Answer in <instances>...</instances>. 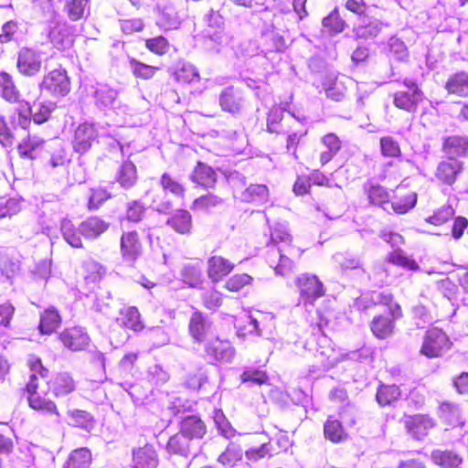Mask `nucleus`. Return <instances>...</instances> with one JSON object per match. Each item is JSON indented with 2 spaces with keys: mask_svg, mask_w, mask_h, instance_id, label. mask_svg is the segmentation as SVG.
Returning <instances> with one entry per match:
<instances>
[{
  "mask_svg": "<svg viewBox=\"0 0 468 468\" xmlns=\"http://www.w3.org/2000/svg\"><path fill=\"white\" fill-rule=\"evenodd\" d=\"M401 393L396 385H381L377 392L376 399L381 407L392 404L398 400Z\"/></svg>",
  "mask_w": 468,
  "mask_h": 468,
  "instance_id": "46",
  "label": "nucleus"
},
{
  "mask_svg": "<svg viewBox=\"0 0 468 468\" xmlns=\"http://www.w3.org/2000/svg\"><path fill=\"white\" fill-rule=\"evenodd\" d=\"M207 356L218 362H231L235 356V348L227 340L218 337L210 340L205 348Z\"/></svg>",
  "mask_w": 468,
  "mask_h": 468,
  "instance_id": "10",
  "label": "nucleus"
},
{
  "mask_svg": "<svg viewBox=\"0 0 468 468\" xmlns=\"http://www.w3.org/2000/svg\"><path fill=\"white\" fill-rule=\"evenodd\" d=\"M431 462L443 468H457L463 463V458L450 450L435 449L431 452Z\"/></svg>",
  "mask_w": 468,
  "mask_h": 468,
  "instance_id": "27",
  "label": "nucleus"
},
{
  "mask_svg": "<svg viewBox=\"0 0 468 468\" xmlns=\"http://www.w3.org/2000/svg\"><path fill=\"white\" fill-rule=\"evenodd\" d=\"M27 401L29 407L38 411L39 413L48 416L55 417L56 422L60 421V414L57 408V405L50 399L41 396L39 393L36 395L27 396Z\"/></svg>",
  "mask_w": 468,
  "mask_h": 468,
  "instance_id": "17",
  "label": "nucleus"
},
{
  "mask_svg": "<svg viewBox=\"0 0 468 468\" xmlns=\"http://www.w3.org/2000/svg\"><path fill=\"white\" fill-rule=\"evenodd\" d=\"M160 185L165 192L171 193L177 198H182L185 196L184 186L167 173L161 176Z\"/></svg>",
  "mask_w": 468,
  "mask_h": 468,
  "instance_id": "56",
  "label": "nucleus"
},
{
  "mask_svg": "<svg viewBox=\"0 0 468 468\" xmlns=\"http://www.w3.org/2000/svg\"><path fill=\"white\" fill-rule=\"evenodd\" d=\"M292 241V236L288 232V226L286 223H276L273 227L271 228V239L267 244L269 247V250H271L273 247L279 248L278 243H283L285 245H290Z\"/></svg>",
  "mask_w": 468,
  "mask_h": 468,
  "instance_id": "44",
  "label": "nucleus"
},
{
  "mask_svg": "<svg viewBox=\"0 0 468 468\" xmlns=\"http://www.w3.org/2000/svg\"><path fill=\"white\" fill-rule=\"evenodd\" d=\"M234 268V264L221 256H211L207 260V276L217 282L227 276Z\"/></svg>",
  "mask_w": 468,
  "mask_h": 468,
  "instance_id": "19",
  "label": "nucleus"
},
{
  "mask_svg": "<svg viewBox=\"0 0 468 468\" xmlns=\"http://www.w3.org/2000/svg\"><path fill=\"white\" fill-rule=\"evenodd\" d=\"M423 97V92L420 90H415V92L399 90L394 94L393 103L399 109L415 112Z\"/></svg>",
  "mask_w": 468,
  "mask_h": 468,
  "instance_id": "16",
  "label": "nucleus"
},
{
  "mask_svg": "<svg viewBox=\"0 0 468 468\" xmlns=\"http://www.w3.org/2000/svg\"><path fill=\"white\" fill-rule=\"evenodd\" d=\"M367 197L370 203L382 207L385 210L388 211V208L386 206L389 205V195L383 186H370L367 190Z\"/></svg>",
  "mask_w": 468,
  "mask_h": 468,
  "instance_id": "55",
  "label": "nucleus"
},
{
  "mask_svg": "<svg viewBox=\"0 0 468 468\" xmlns=\"http://www.w3.org/2000/svg\"><path fill=\"white\" fill-rule=\"evenodd\" d=\"M321 143L326 148L320 154V162L323 165L329 163L341 149V141L335 133H330L322 137Z\"/></svg>",
  "mask_w": 468,
  "mask_h": 468,
  "instance_id": "32",
  "label": "nucleus"
},
{
  "mask_svg": "<svg viewBox=\"0 0 468 468\" xmlns=\"http://www.w3.org/2000/svg\"><path fill=\"white\" fill-rule=\"evenodd\" d=\"M268 262L271 267H273L276 273L282 276L286 275L292 269V261L283 253L282 248H275L268 250Z\"/></svg>",
  "mask_w": 468,
  "mask_h": 468,
  "instance_id": "23",
  "label": "nucleus"
},
{
  "mask_svg": "<svg viewBox=\"0 0 468 468\" xmlns=\"http://www.w3.org/2000/svg\"><path fill=\"white\" fill-rule=\"evenodd\" d=\"M91 461V454L86 448L74 450L67 463L66 468H88Z\"/></svg>",
  "mask_w": 468,
  "mask_h": 468,
  "instance_id": "48",
  "label": "nucleus"
},
{
  "mask_svg": "<svg viewBox=\"0 0 468 468\" xmlns=\"http://www.w3.org/2000/svg\"><path fill=\"white\" fill-rule=\"evenodd\" d=\"M219 105L225 112L238 113L242 107V98L233 87H228L219 95Z\"/></svg>",
  "mask_w": 468,
  "mask_h": 468,
  "instance_id": "26",
  "label": "nucleus"
},
{
  "mask_svg": "<svg viewBox=\"0 0 468 468\" xmlns=\"http://www.w3.org/2000/svg\"><path fill=\"white\" fill-rule=\"evenodd\" d=\"M404 424L408 432L415 440L423 439L434 427L433 420L425 415L409 416L405 419Z\"/></svg>",
  "mask_w": 468,
  "mask_h": 468,
  "instance_id": "13",
  "label": "nucleus"
},
{
  "mask_svg": "<svg viewBox=\"0 0 468 468\" xmlns=\"http://www.w3.org/2000/svg\"><path fill=\"white\" fill-rule=\"evenodd\" d=\"M137 178L136 166L129 160L124 161L117 170L116 181L124 189L133 187L136 184Z\"/></svg>",
  "mask_w": 468,
  "mask_h": 468,
  "instance_id": "30",
  "label": "nucleus"
},
{
  "mask_svg": "<svg viewBox=\"0 0 468 468\" xmlns=\"http://www.w3.org/2000/svg\"><path fill=\"white\" fill-rule=\"evenodd\" d=\"M190 179L198 186L210 188L214 187L218 175L211 166L203 162H198L190 175Z\"/></svg>",
  "mask_w": 468,
  "mask_h": 468,
  "instance_id": "20",
  "label": "nucleus"
},
{
  "mask_svg": "<svg viewBox=\"0 0 468 468\" xmlns=\"http://www.w3.org/2000/svg\"><path fill=\"white\" fill-rule=\"evenodd\" d=\"M181 277L190 287H197L202 282V271L198 265L186 264L181 270Z\"/></svg>",
  "mask_w": 468,
  "mask_h": 468,
  "instance_id": "52",
  "label": "nucleus"
},
{
  "mask_svg": "<svg viewBox=\"0 0 468 468\" xmlns=\"http://www.w3.org/2000/svg\"><path fill=\"white\" fill-rule=\"evenodd\" d=\"M50 390L55 397H64L76 388V384L72 377L66 372L57 374L50 382Z\"/></svg>",
  "mask_w": 468,
  "mask_h": 468,
  "instance_id": "24",
  "label": "nucleus"
},
{
  "mask_svg": "<svg viewBox=\"0 0 468 468\" xmlns=\"http://www.w3.org/2000/svg\"><path fill=\"white\" fill-rule=\"evenodd\" d=\"M373 300L380 304L387 305L392 320L399 319L402 316V311L397 303L393 302V296L390 293L378 292L373 297Z\"/></svg>",
  "mask_w": 468,
  "mask_h": 468,
  "instance_id": "62",
  "label": "nucleus"
},
{
  "mask_svg": "<svg viewBox=\"0 0 468 468\" xmlns=\"http://www.w3.org/2000/svg\"><path fill=\"white\" fill-rule=\"evenodd\" d=\"M110 136V133L103 132V127L95 123H80L74 131L71 141L74 151L80 154L87 153L99 136Z\"/></svg>",
  "mask_w": 468,
  "mask_h": 468,
  "instance_id": "2",
  "label": "nucleus"
},
{
  "mask_svg": "<svg viewBox=\"0 0 468 468\" xmlns=\"http://www.w3.org/2000/svg\"><path fill=\"white\" fill-rule=\"evenodd\" d=\"M69 418V423L90 431L93 427V420L90 413L80 410H73L68 412Z\"/></svg>",
  "mask_w": 468,
  "mask_h": 468,
  "instance_id": "53",
  "label": "nucleus"
},
{
  "mask_svg": "<svg viewBox=\"0 0 468 468\" xmlns=\"http://www.w3.org/2000/svg\"><path fill=\"white\" fill-rule=\"evenodd\" d=\"M242 458V449L236 443H229L218 458V462L226 467L234 466Z\"/></svg>",
  "mask_w": 468,
  "mask_h": 468,
  "instance_id": "50",
  "label": "nucleus"
},
{
  "mask_svg": "<svg viewBox=\"0 0 468 468\" xmlns=\"http://www.w3.org/2000/svg\"><path fill=\"white\" fill-rule=\"evenodd\" d=\"M60 231L63 236V239L70 246L74 248L82 247V241L80 236V232L79 231V228L76 229L74 224L69 219L63 218L61 220Z\"/></svg>",
  "mask_w": 468,
  "mask_h": 468,
  "instance_id": "45",
  "label": "nucleus"
},
{
  "mask_svg": "<svg viewBox=\"0 0 468 468\" xmlns=\"http://www.w3.org/2000/svg\"><path fill=\"white\" fill-rule=\"evenodd\" d=\"M296 285L300 292L299 303L305 307L313 305L316 299L324 295L323 284L315 275H300L296 280Z\"/></svg>",
  "mask_w": 468,
  "mask_h": 468,
  "instance_id": "5",
  "label": "nucleus"
},
{
  "mask_svg": "<svg viewBox=\"0 0 468 468\" xmlns=\"http://www.w3.org/2000/svg\"><path fill=\"white\" fill-rule=\"evenodd\" d=\"M227 37L220 30L213 33L207 31L204 36V47L206 50L212 54H218L226 44Z\"/></svg>",
  "mask_w": 468,
  "mask_h": 468,
  "instance_id": "47",
  "label": "nucleus"
},
{
  "mask_svg": "<svg viewBox=\"0 0 468 468\" xmlns=\"http://www.w3.org/2000/svg\"><path fill=\"white\" fill-rule=\"evenodd\" d=\"M43 144L44 140L42 138L37 135H28L18 144V153L22 157L34 159Z\"/></svg>",
  "mask_w": 468,
  "mask_h": 468,
  "instance_id": "37",
  "label": "nucleus"
},
{
  "mask_svg": "<svg viewBox=\"0 0 468 468\" xmlns=\"http://www.w3.org/2000/svg\"><path fill=\"white\" fill-rule=\"evenodd\" d=\"M443 150L450 157L463 156L468 151V138L460 135L449 136L443 142Z\"/></svg>",
  "mask_w": 468,
  "mask_h": 468,
  "instance_id": "31",
  "label": "nucleus"
},
{
  "mask_svg": "<svg viewBox=\"0 0 468 468\" xmlns=\"http://www.w3.org/2000/svg\"><path fill=\"white\" fill-rule=\"evenodd\" d=\"M41 91L55 97H64L70 90V81L64 69H54L43 77L39 84Z\"/></svg>",
  "mask_w": 468,
  "mask_h": 468,
  "instance_id": "6",
  "label": "nucleus"
},
{
  "mask_svg": "<svg viewBox=\"0 0 468 468\" xmlns=\"http://www.w3.org/2000/svg\"><path fill=\"white\" fill-rule=\"evenodd\" d=\"M394 327V321L385 315L374 317L370 324L373 335L379 339L390 336L393 334Z\"/></svg>",
  "mask_w": 468,
  "mask_h": 468,
  "instance_id": "36",
  "label": "nucleus"
},
{
  "mask_svg": "<svg viewBox=\"0 0 468 468\" xmlns=\"http://www.w3.org/2000/svg\"><path fill=\"white\" fill-rule=\"evenodd\" d=\"M109 222L99 217H90L79 226V231L87 239L99 238L109 229Z\"/></svg>",
  "mask_w": 468,
  "mask_h": 468,
  "instance_id": "21",
  "label": "nucleus"
},
{
  "mask_svg": "<svg viewBox=\"0 0 468 468\" xmlns=\"http://www.w3.org/2000/svg\"><path fill=\"white\" fill-rule=\"evenodd\" d=\"M388 56L398 61H405L409 58V51L402 40L396 37L389 38L388 43Z\"/></svg>",
  "mask_w": 468,
  "mask_h": 468,
  "instance_id": "54",
  "label": "nucleus"
},
{
  "mask_svg": "<svg viewBox=\"0 0 468 468\" xmlns=\"http://www.w3.org/2000/svg\"><path fill=\"white\" fill-rule=\"evenodd\" d=\"M190 441L181 431L170 437L166 444L169 453L187 456L190 453Z\"/></svg>",
  "mask_w": 468,
  "mask_h": 468,
  "instance_id": "39",
  "label": "nucleus"
},
{
  "mask_svg": "<svg viewBox=\"0 0 468 468\" xmlns=\"http://www.w3.org/2000/svg\"><path fill=\"white\" fill-rule=\"evenodd\" d=\"M240 379L242 383H248L249 386H253L266 383L268 381V377L262 370L248 367L240 375Z\"/></svg>",
  "mask_w": 468,
  "mask_h": 468,
  "instance_id": "63",
  "label": "nucleus"
},
{
  "mask_svg": "<svg viewBox=\"0 0 468 468\" xmlns=\"http://www.w3.org/2000/svg\"><path fill=\"white\" fill-rule=\"evenodd\" d=\"M334 261L338 265L342 271H361L365 272L364 263L359 255L352 252H338L333 256Z\"/></svg>",
  "mask_w": 468,
  "mask_h": 468,
  "instance_id": "28",
  "label": "nucleus"
},
{
  "mask_svg": "<svg viewBox=\"0 0 468 468\" xmlns=\"http://www.w3.org/2000/svg\"><path fill=\"white\" fill-rule=\"evenodd\" d=\"M445 90L459 97L468 96V72L459 71L452 74L446 83Z\"/></svg>",
  "mask_w": 468,
  "mask_h": 468,
  "instance_id": "25",
  "label": "nucleus"
},
{
  "mask_svg": "<svg viewBox=\"0 0 468 468\" xmlns=\"http://www.w3.org/2000/svg\"><path fill=\"white\" fill-rule=\"evenodd\" d=\"M55 108L56 104L50 101H36L28 107V110L33 121L41 124L48 120Z\"/></svg>",
  "mask_w": 468,
  "mask_h": 468,
  "instance_id": "33",
  "label": "nucleus"
},
{
  "mask_svg": "<svg viewBox=\"0 0 468 468\" xmlns=\"http://www.w3.org/2000/svg\"><path fill=\"white\" fill-rule=\"evenodd\" d=\"M180 431L191 441L195 439H202L207 432V428L199 417L192 415L181 421Z\"/></svg>",
  "mask_w": 468,
  "mask_h": 468,
  "instance_id": "22",
  "label": "nucleus"
},
{
  "mask_svg": "<svg viewBox=\"0 0 468 468\" xmlns=\"http://www.w3.org/2000/svg\"><path fill=\"white\" fill-rule=\"evenodd\" d=\"M417 195L410 193L405 197L396 198L390 203L392 210L397 214H405L415 207Z\"/></svg>",
  "mask_w": 468,
  "mask_h": 468,
  "instance_id": "61",
  "label": "nucleus"
},
{
  "mask_svg": "<svg viewBox=\"0 0 468 468\" xmlns=\"http://www.w3.org/2000/svg\"><path fill=\"white\" fill-rule=\"evenodd\" d=\"M121 252L124 261L133 262L142 252V245L136 231L124 232L121 238Z\"/></svg>",
  "mask_w": 468,
  "mask_h": 468,
  "instance_id": "15",
  "label": "nucleus"
},
{
  "mask_svg": "<svg viewBox=\"0 0 468 468\" xmlns=\"http://www.w3.org/2000/svg\"><path fill=\"white\" fill-rule=\"evenodd\" d=\"M115 322L118 326L128 328L133 332H140L144 328L140 312L134 306L122 309Z\"/></svg>",
  "mask_w": 468,
  "mask_h": 468,
  "instance_id": "18",
  "label": "nucleus"
},
{
  "mask_svg": "<svg viewBox=\"0 0 468 468\" xmlns=\"http://www.w3.org/2000/svg\"><path fill=\"white\" fill-rule=\"evenodd\" d=\"M88 7V0H68L65 10L72 21H78L84 16Z\"/></svg>",
  "mask_w": 468,
  "mask_h": 468,
  "instance_id": "60",
  "label": "nucleus"
},
{
  "mask_svg": "<svg viewBox=\"0 0 468 468\" xmlns=\"http://www.w3.org/2000/svg\"><path fill=\"white\" fill-rule=\"evenodd\" d=\"M158 464V455L153 445L145 444L133 450V468H156Z\"/></svg>",
  "mask_w": 468,
  "mask_h": 468,
  "instance_id": "14",
  "label": "nucleus"
},
{
  "mask_svg": "<svg viewBox=\"0 0 468 468\" xmlns=\"http://www.w3.org/2000/svg\"><path fill=\"white\" fill-rule=\"evenodd\" d=\"M61 317L58 312L50 307L46 309L40 316L39 330L43 335H50L60 325Z\"/></svg>",
  "mask_w": 468,
  "mask_h": 468,
  "instance_id": "34",
  "label": "nucleus"
},
{
  "mask_svg": "<svg viewBox=\"0 0 468 468\" xmlns=\"http://www.w3.org/2000/svg\"><path fill=\"white\" fill-rule=\"evenodd\" d=\"M129 67L133 74L142 80L152 79L159 69L158 67L143 63L133 58H129Z\"/></svg>",
  "mask_w": 468,
  "mask_h": 468,
  "instance_id": "49",
  "label": "nucleus"
},
{
  "mask_svg": "<svg viewBox=\"0 0 468 468\" xmlns=\"http://www.w3.org/2000/svg\"><path fill=\"white\" fill-rule=\"evenodd\" d=\"M41 64L42 58L40 52L28 48L20 49L16 66L21 74L25 76H34L39 72Z\"/></svg>",
  "mask_w": 468,
  "mask_h": 468,
  "instance_id": "8",
  "label": "nucleus"
},
{
  "mask_svg": "<svg viewBox=\"0 0 468 468\" xmlns=\"http://www.w3.org/2000/svg\"><path fill=\"white\" fill-rule=\"evenodd\" d=\"M463 170V163L454 157L442 160L437 165L435 177L441 183L452 186Z\"/></svg>",
  "mask_w": 468,
  "mask_h": 468,
  "instance_id": "9",
  "label": "nucleus"
},
{
  "mask_svg": "<svg viewBox=\"0 0 468 468\" xmlns=\"http://www.w3.org/2000/svg\"><path fill=\"white\" fill-rule=\"evenodd\" d=\"M58 337L63 346L72 351L82 350L89 343L87 333L79 326L65 329Z\"/></svg>",
  "mask_w": 468,
  "mask_h": 468,
  "instance_id": "12",
  "label": "nucleus"
},
{
  "mask_svg": "<svg viewBox=\"0 0 468 468\" xmlns=\"http://www.w3.org/2000/svg\"><path fill=\"white\" fill-rule=\"evenodd\" d=\"M269 189L265 185H250L241 194V199L249 203L261 204L268 200Z\"/></svg>",
  "mask_w": 468,
  "mask_h": 468,
  "instance_id": "43",
  "label": "nucleus"
},
{
  "mask_svg": "<svg viewBox=\"0 0 468 468\" xmlns=\"http://www.w3.org/2000/svg\"><path fill=\"white\" fill-rule=\"evenodd\" d=\"M33 8L41 15L47 24L59 17L54 9L53 0H34Z\"/></svg>",
  "mask_w": 468,
  "mask_h": 468,
  "instance_id": "57",
  "label": "nucleus"
},
{
  "mask_svg": "<svg viewBox=\"0 0 468 468\" xmlns=\"http://www.w3.org/2000/svg\"><path fill=\"white\" fill-rule=\"evenodd\" d=\"M0 271L2 276L9 282L18 275L20 261L16 255L4 254L0 257Z\"/></svg>",
  "mask_w": 468,
  "mask_h": 468,
  "instance_id": "41",
  "label": "nucleus"
},
{
  "mask_svg": "<svg viewBox=\"0 0 468 468\" xmlns=\"http://www.w3.org/2000/svg\"><path fill=\"white\" fill-rule=\"evenodd\" d=\"M324 437L332 442L338 443L346 440L347 434L345 431L342 423L329 417L324 425Z\"/></svg>",
  "mask_w": 468,
  "mask_h": 468,
  "instance_id": "42",
  "label": "nucleus"
},
{
  "mask_svg": "<svg viewBox=\"0 0 468 468\" xmlns=\"http://www.w3.org/2000/svg\"><path fill=\"white\" fill-rule=\"evenodd\" d=\"M176 78L186 83L198 81L200 79L197 69L190 63H182L176 72Z\"/></svg>",
  "mask_w": 468,
  "mask_h": 468,
  "instance_id": "59",
  "label": "nucleus"
},
{
  "mask_svg": "<svg viewBox=\"0 0 468 468\" xmlns=\"http://www.w3.org/2000/svg\"><path fill=\"white\" fill-rule=\"evenodd\" d=\"M95 105L101 111H113L117 115L128 114L130 108L118 100V91L108 85L98 84L93 88Z\"/></svg>",
  "mask_w": 468,
  "mask_h": 468,
  "instance_id": "3",
  "label": "nucleus"
},
{
  "mask_svg": "<svg viewBox=\"0 0 468 468\" xmlns=\"http://www.w3.org/2000/svg\"><path fill=\"white\" fill-rule=\"evenodd\" d=\"M263 40L266 51L281 52L283 51L286 47L283 37L274 31L265 33L263 35Z\"/></svg>",
  "mask_w": 468,
  "mask_h": 468,
  "instance_id": "64",
  "label": "nucleus"
},
{
  "mask_svg": "<svg viewBox=\"0 0 468 468\" xmlns=\"http://www.w3.org/2000/svg\"><path fill=\"white\" fill-rule=\"evenodd\" d=\"M188 330L195 341L203 342L212 331V323L207 315L195 311L189 319Z\"/></svg>",
  "mask_w": 468,
  "mask_h": 468,
  "instance_id": "11",
  "label": "nucleus"
},
{
  "mask_svg": "<svg viewBox=\"0 0 468 468\" xmlns=\"http://www.w3.org/2000/svg\"><path fill=\"white\" fill-rule=\"evenodd\" d=\"M47 29L48 39L57 49L63 50L72 46L73 38L67 22L58 17L47 24Z\"/></svg>",
  "mask_w": 468,
  "mask_h": 468,
  "instance_id": "7",
  "label": "nucleus"
},
{
  "mask_svg": "<svg viewBox=\"0 0 468 468\" xmlns=\"http://www.w3.org/2000/svg\"><path fill=\"white\" fill-rule=\"evenodd\" d=\"M166 224L180 234H187L192 227V217L187 210H177L167 219Z\"/></svg>",
  "mask_w": 468,
  "mask_h": 468,
  "instance_id": "35",
  "label": "nucleus"
},
{
  "mask_svg": "<svg viewBox=\"0 0 468 468\" xmlns=\"http://www.w3.org/2000/svg\"><path fill=\"white\" fill-rule=\"evenodd\" d=\"M145 335L154 347L163 346L170 341L169 334L161 326L148 327Z\"/></svg>",
  "mask_w": 468,
  "mask_h": 468,
  "instance_id": "58",
  "label": "nucleus"
},
{
  "mask_svg": "<svg viewBox=\"0 0 468 468\" xmlns=\"http://www.w3.org/2000/svg\"><path fill=\"white\" fill-rule=\"evenodd\" d=\"M450 345L446 334L442 330L434 327L427 331L420 353L430 358L438 357L450 348Z\"/></svg>",
  "mask_w": 468,
  "mask_h": 468,
  "instance_id": "4",
  "label": "nucleus"
},
{
  "mask_svg": "<svg viewBox=\"0 0 468 468\" xmlns=\"http://www.w3.org/2000/svg\"><path fill=\"white\" fill-rule=\"evenodd\" d=\"M0 96L9 102H16L20 97L11 75L5 71L0 72Z\"/></svg>",
  "mask_w": 468,
  "mask_h": 468,
  "instance_id": "38",
  "label": "nucleus"
},
{
  "mask_svg": "<svg viewBox=\"0 0 468 468\" xmlns=\"http://www.w3.org/2000/svg\"><path fill=\"white\" fill-rule=\"evenodd\" d=\"M157 25L165 30H172L179 27L180 19L176 10L171 6H167L160 13Z\"/></svg>",
  "mask_w": 468,
  "mask_h": 468,
  "instance_id": "51",
  "label": "nucleus"
},
{
  "mask_svg": "<svg viewBox=\"0 0 468 468\" xmlns=\"http://www.w3.org/2000/svg\"><path fill=\"white\" fill-rule=\"evenodd\" d=\"M383 24L377 19L367 16L359 17V22L354 28L356 37L358 38L375 37L382 29Z\"/></svg>",
  "mask_w": 468,
  "mask_h": 468,
  "instance_id": "29",
  "label": "nucleus"
},
{
  "mask_svg": "<svg viewBox=\"0 0 468 468\" xmlns=\"http://www.w3.org/2000/svg\"><path fill=\"white\" fill-rule=\"evenodd\" d=\"M314 356L323 369L328 370L346 359L360 360L367 358L369 356V350L361 348L345 353L340 349H335L332 341L326 335H322L317 339V348Z\"/></svg>",
  "mask_w": 468,
  "mask_h": 468,
  "instance_id": "1",
  "label": "nucleus"
},
{
  "mask_svg": "<svg viewBox=\"0 0 468 468\" xmlns=\"http://www.w3.org/2000/svg\"><path fill=\"white\" fill-rule=\"evenodd\" d=\"M440 418L449 425L457 426L463 424L461 410L458 405L444 401L439 408Z\"/></svg>",
  "mask_w": 468,
  "mask_h": 468,
  "instance_id": "40",
  "label": "nucleus"
}]
</instances>
